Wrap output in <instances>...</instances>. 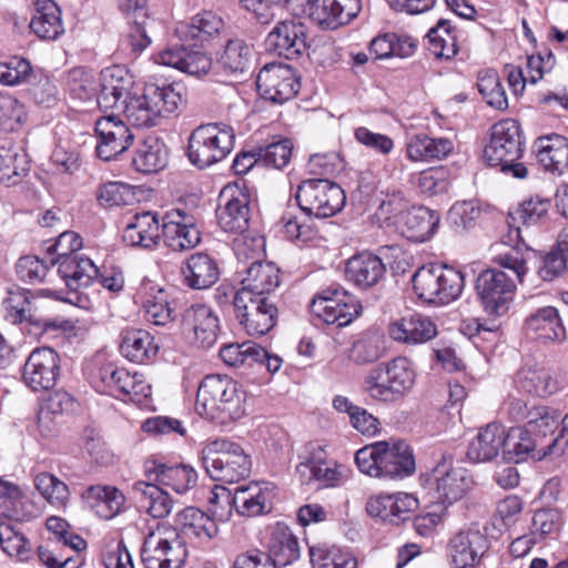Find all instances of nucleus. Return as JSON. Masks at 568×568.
Here are the masks:
<instances>
[{"label":"nucleus","instance_id":"obj_1","mask_svg":"<svg viewBox=\"0 0 568 568\" xmlns=\"http://www.w3.org/2000/svg\"><path fill=\"white\" fill-rule=\"evenodd\" d=\"M244 404L245 393L236 381L226 375H207L197 388L195 410L225 425L244 416Z\"/></svg>","mask_w":568,"mask_h":568},{"label":"nucleus","instance_id":"obj_2","mask_svg":"<svg viewBox=\"0 0 568 568\" xmlns=\"http://www.w3.org/2000/svg\"><path fill=\"white\" fill-rule=\"evenodd\" d=\"M182 101L181 93L173 85L148 83L142 93L133 94L119 112L124 113L133 126L152 128L162 118L174 113Z\"/></svg>","mask_w":568,"mask_h":568},{"label":"nucleus","instance_id":"obj_3","mask_svg":"<svg viewBox=\"0 0 568 568\" xmlns=\"http://www.w3.org/2000/svg\"><path fill=\"white\" fill-rule=\"evenodd\" d=\"M523 136L517 120L506 119L491 126L490 141L484 149V159L490 166H500L517 179L528 174L524 163L518 162L523 154Z\"/></svg>","mask_w":568,"mask_h":568},{"label":"nucleus","instance_id":"obj_4","mask_svg":"<svg viewBox=\"0 0 568 568\" xmlns=\"http://www.w3.org/2000/svg\"><path fill=\"white\" fill-rule=\"evenodd\" d=\"M237 257L236 275L242 287L236 293L268 296L281 283L280 268L272 262H263L258 250L247 247L246 237L234 241Z\"/></svg>","mask_w":568,"mask_h":568},{"label":"nucleus","instance_id":"obj_5","mask_svg":"<svg viewBox=\"0 0 568 568\" xmlns=\"http://www.w3.org/2000/svg\"><path fill=\"white\" fill-rule=\"evenodd\" d=\"M416 296L427 304L445 305L459 297L464 287V275L453 267L427 264L412 277Z\"/></svg>","mask_w":568,"mask_h":568},{"label":"nucleus","instance_id":"obj_6","mask_svg":"<svg viewBox=\"0 0 568 568\" xmlns=\"http://www.w3.org/2000/svg\"><path fill=\"white\" fill-rule=\"evenodd\" d=\"M202 463L207 475L216 481L236 483L251 471L250 457L236 443L219 438L205 444Z\"/></svg>","mask_w":568,"mask_h":568},{"label":"nucleus","instance_id":"obj_7","mask_svg":"<svg viewBox=\"0 0 568 568\" xmlns=\"http://www.w3.org/2000/svg\"><path fill=\"white\" fill-rule=\"evenodd\" d=\"M234 139L233 129L226 124L200 125L189 138V159L193 165L205 169L222 161L232 151Z\"/></svg>","mask_w":568,"mask_h":568},{"label":"nucleus","instance_id":"obj_8","mask_svg":"<svg viewBox=\"0 0 568 568\" xmlns=\"http://www.w3.org/2000/svg\"><path fill=\"white\" fill-rule=\"evenodd\" d=\"M362 311L359 301L337 286H329L317 293L310 312L315 325L326 324L344 327L351 324Z\"/></svg>","mask_w":568,"mask_h":568},{"label":"nucleus","instance_id":"obj_9","mask_svg":"<svg viewBox=\"0 0 568 568\" xmlns=\"http://www.w3.org/2000/svg\"><path fill=\"white\" fill-rule=\"evenodd\" d=\"M296 201L307 216L325 219L344 207L346 196L339 185L327 179H310L298 186Z\"/></svg>","mask_w":568,"mask_h":568},{"label":"nucleus","instance_id":"obj_10","mask_svg":"<svg viewBox=\"0 0 568 568\" xmlns=\"http://www.w3.org/2000/svg\"><path fill=\"white\" fill-rule=\"evenodd\" d=\"M94 387L100 393H108L123 400L140 403L151 393L150 385L143 379V375L131 374L125 368L118 367L114 363L101 365L93 376Z\"/></svg>","mask_w":568,"mask_h":568},{"label":"nucleus","instance_id":"obj_11","mask_svg":"<svg viewBox=\"0 0 568 568\" xmlns=\"http://www.w3.org/2000/svg\"><path fill=\"white\" fill-rule=\"evenodd\" d=\"M233 305L236 320L248 335L262 336L274 327L278 311L270 296L235 293Z\"/></svg>","mask_w":568,"mask_h":568},{"label":"nucleus","instance_id":"obj_12","mask_svg":"<svg viewBox=\"0 0 568 568\" xmlns=\"http://www.w3.org/2000/svg\"><path fill=\"white\" fill-rule=\"evenodd\" d=\"M515 288L514 278L496 268L481 271L476 281L477 295L490 315L500 316L508 311Z\"/></svg>","mask_w":568,"mask_h":568},{"label":"nucleus","instance_id":"obj_13","mask_svg":"<svg viewBox=\"0 0 568 568\" xmlns=\"http://www.w3.org/2000/svg\"><path fill=\"white\" fill-rule=\"evenodd\" d=\"M217 223L222 230L243 234L251 223V195L246 187L226 185L220 193L216 210Z\"/></svg>","mask_w":568,"mask_h":568},{"label":"nucleus","instance_id":"obj_14","mask_svg":"<svg viewBox=\"0 0 568 568\" xmlns=\"http://www.w3.org/2000/svg\"><path fill=\"white\" fill-rule=\"evenodd\" d=\"M180 328L183 337L199 348H211L221 332L217 314L204 304L185 308L181 315Z\"/></svg>","mask_w":568,"mask_h":568},{"label":"nucleus","instance_id":"obj_15","mask_svg":"<svg viewBox=\"0 0 568 568\" xmlns=\"http://www.w3.org/2000/svg\"><path fill=\"white\" fill-rule=\"evenodd\" d=\"M186 548L172 530L169 536L160 532L149 534L141 549V559L145 568H180L186 558Z\"/></svg>","mask_w":568,"mask_h":568},{"label":"nucleus","instance_id":"obj_16","mask_svg":"<svg viewBox=\"0 0 568 568\" xmlns=\"http://www.w3.org/2000/svg\"><path fill=\"white\" fill-rule=\"evenodd\" d=\"M60 374V355L51 347H37L24 362L22 382L33 392L49 390L55 386Z\"/></svg>","mask_w":568,"mask_h":568},{"label":"nucleus","instance_id":"obj_17","mask_svg":"<svg viewBox=\"0 0 568 568\" xmlns=\"http://www.w3.org/2000/svg\"><path fill=\"white\" fill-rule=\"evenodd\" d=\"M161 237L173 252L194 248L201 242V232L195 217L183 209L166 211L161 219Z\"/></svg>","mask_w":568,"mask_h":568},{"label":"nucleus","instance_id":"obj_18","mask_svg":"<svg viewBox=\"0 0 568 568\" xmlns=\"http://www.w3.org/2000/svg\"><path fill=\"white\" fill-rule=\"evenodd\" d=\"M97 155L103 161H111L126 151L133 143L134 134L129 125L113 112L101 116L95 122Z\"/></svg>","mask_w":568,"mask_h":568},{"label":"nucleus","instance_id":"obj_19","mask_svg":"<svg viewBox=\"0 0 568 568\" xmlns=\"http://www.w3.org/2000/svg\"><path fill=\"white\" fill-rule=\"evenodd\" d=\"M256 87L265 100L281 104L295 97L300 82L291 67L272 63L261 69Z\"/></svg>","mask_w":568,"mask_h":568},{"label":"nucleus","instance_id":"obj_20","mask_svg":"<svg viewBox=\"0 0 568 568\" xmlns=\"http://www.w3.org/2000/svg\"><path fill=\"white\" fill-rule=\"evenodd\" d=\"M488 537L478 529H467L455 534L448 544V555L455 568H475L488 551Z\"/></svg>","mask_w":568,"mask_h":568},{"label":"nucleus","instance_id":"obj_21","mask_svg":"<svg viewBox=\"0 0 568 568\" xmlns=\"http://www.w3.org/2000/svg\"><path fill=\"white\" fill-rule=\"evenodd\" d=\"M133 84V77L125 68L113 65L104 69L101 72V90L97 97V104L104 111H120L132 97Z\"/></svg>","mask_w":568,"mask_h":568},{"label":"nucleus","instance_id":"obj_22","mask_svg":"<svg viewBox=\"0 0 568 568\" xmlns=\"http://www.w3.org/2000/svg\"><path fill=\"white\" fill-rule=\"evenodd\" d=\"M266 44L280 57L297 59L307 49V28L297 19L280 21L267 34Z\"/></svg>","mask_w":568,"mask_h":568},{"label":"nucleus","instance_id":"obj_23","mask_svg":"<svg viewBox=\"0 0 568 568\" xmlns=\"http://www.w3.org/2000/svg\"><path fill=\"white\" fill-rule=\"evenodd\" d=\"M440 217L426 206H414L397 213L392 222L395 230L412 242H425L437 230Z\"/></svg>","mask_w":568,"mask_h":568},{"label":"nucleus","instance_id":"obj_24","mask_svg":"<svg viewBox=\"0 0 568 568\" xmlns=\"http://www.w3.org/2000/svg\"><path fill=\"white\" fill-rule=\"evenodd\" d=\"M361 0H312L306 16L325 29L351 22L361 11Z\"/></svg>","mask_w":568,"mask_h":568},{"label":"nucleus","instance_id":"obj_25","mask_svg":"<svg viewBox=\"0 0 568 568\" xmlns=\"http://www.w3.org/2000/svg\"><path fill=\"white\" fill-rule=\"evenodd\" d=\"M470 484V478L464 468L446 469L445 465H438L430 479L433 501L445 507L462 499Z\"/></svg>","mask_w":568,"mask_h":568},{"label":"nucleus","instance_id":"obj_26","mask_svg":"<svg viewBox=\"0 0 568 568\" xmlns=\"http://www.w3.org/2000/svg\"><path fill=\"white\" fill-rule=\"evenodd\" d=\"M540 435L532 434L528 429L513 427L505 429V443L503 457L508 463H523L528 458L541 459L549 455L548 444L541 446Z\"/></svg>","mask_w":568,"mask_h":568},{"label":"nucleus","instance_id":"obj_27","mask_svg":"<svg viewBox=\"0 0 568 568\" xmlns=\"http://www.w3.org/2000/svg\"><path fill=\"white\" fill-rule=\"evenodd\" d=\"M382 476L384 478H404L416 470L415 458L409 445L404 440L379 442Z\"/></svg>","mask_w":568,"mask_h":568},{"label":"nucleus","instance_id":"obj_28","mask_svg":"<svg viewBox=\"0 0 568 568\" xmlns=\"http://www.w3.org/2000/svg\"><path fill=\"white\" fill-rule=\"evenodd\" d=\"M217 497L222 498L230 509L235 508L242 516L253 517L267 511V495L262 491L258 484L239 486L234 493L222 490Z\"/></svg>","mask_w":568,"mask_h":568},{"label":"nucleus","instance_id":"obj_29","mask_svg":"<svg viewBox=\"0 0 568 568\" xmlns=\"http://www.w3.org/2000/svg\"><path fill=\"white\" fill-rule=\"evenodd\" d=\"M51 263L58 265L59 275L72 291L90 285L99 274V267L93 261L82 255L55 256Z\"/></svg>","mask_w":568,"mask_h":568},{"label":"nucleus","instance_id":"obj_30","mask_svg":"<svg viewBox=\"0 0 568 568\" xmlns=\"http://www.w3.org/2000/svg\"><path fill=\"white\" fill-rule=\"evenodd\" d=\"M161 224L152 212H142L135 214L123 231V241L134 247L154 248L160 240Z\"/></svg>","mask_w":568,"mask_h":568},{"label":"nucleus","instance_id":"obj_31","mask_svg":"<svg viewBox=\"0 0 568 568\" xmlns=\"http://www.w3.org/2000/svg\"><path fill=\"white\" fill-rule=\"evenodd\" d=\"M436 334V325L428 317L417 313L404 316L389 325L390 337L405 344L426 343Z\"/></svg>","mask_w":568,"mask_h":568},{"label":"nucleus","instance_id":"obj_32","mask_svg":"<svg viewBox=\"0 0 568 568\" xmlns=\"http://www.w3.org/2000/svg\"><path fill=\"white\" fill-rule=\"evenodd\" d=\"M385 272L382 258L367 252L351 257L345 271L347 278L361 288L377 285L384 278Z\"/></svg>","mask_w":568,"mask_h":568},{"label":"nucleus","instance_id":"obj_33","mask_svg":"<svg viewBox=\"0 0 568 568\" xmlns=\"http://www.w3.org/2000/svg\"><path fill=\"white\" fill-rule=\"evenodd\" d=\"M538 162L546 171L562 174L568 170V139L559 134L538 138L534 143Z\"/></svg>","mask_w":568,"mask_h":568},{"label":"nucleus","instance_id":"obj_34","mask_svg":"<svg viewBox=\"0 0 568 568\" xmlns=\"http://www.w3.org/2000/svg\"><path fill=\"white\" fill-rule=\"evenodd\" d=\"M505 427L498 423H490L479 429L476 437L469 443L466 456L473 463L489 462L504 450Z\"/></svg>","mask_w":568,"mask_h":568},{"label":"nucleus","instance_id":"obj_35","mask_svg":"<svg viewBox=\"0 0 568 568\" xmlns=\"http://www.w3.org/2000/svg\"><path fill=\"white\" fill-rule=\"evenodd\" d=\"M145 474L150 480L169 486L179 494L194 487L197 481L196 471L186 465H166L153 462L151 466H146Z\"/></svg>","mask_w":568,"mask_h":568},{"label":"nucleus","instance_id":"obj_36","mask_svg":"<svg viewBox=\"0 0 568 568\" xmlns=\"http://www.w3.org/2000/svg\"><path fill=\"white\" fill-rule=\"evenodd\" d=\"M159 348L154 336L145 329L129 328L121 334L120 352L130 362L148 363L156 356Z\"/></svg>","mask_w":568,"mask_h":568},{"label":"nucleus","instance_id":"obj_37","mask_svg":"<svg viewBox=\"0 0 568 568\" xmlns=\"http://www.w3.org/2000/svg\"><path fill=\"white\" fill-rule=\"evenodd\" d=\"M81 497L102 519L115 517L125 504L124 495L114 486L92 485L82 493Z\"/></svg>","mask_w":568,"mask_h":568},{"label":"nucleus","instance_id":"obj_38","mask_svg":"<svg viewBox=\"0 0 568 568\" xmlns=\"http://www.w3.org/2000/svg\"><path fill=\"white\" fill-rule=\"evenodd\" d=\"M267 557L273 567H285L300 558L301 549L297 537L284 524L277 523L272 529Z\"/></svg>","mask_w":568,"mask_h":568},{"label":"nucleus","instance_id":"obj_39","mask_svg":"<svg viewBox=\"0 0 568 568\" xmlns=\"http://www.w3.org/2000/svg\"><path fill=\"white\" fill-rule=\"evenodd\" d=\"M185 284L193 290H205L214 285L220 277L216 261L206 253L192 254L182 267Z\"/></svg>","mask_w":568,"mask_h":568},{"label":"nucleus","instance_id":"obj_40","mask_svg":"<svg viewBox=\"0 0 568 568\" xmlns=\"http://www.w3.org/2000/svg\"><path fill=\"white\" fill-rule=\"evenodd\" d=\"M34 506L19 486L0 477V518L26 521L33 517Z\"/></svg>","mask_w":568,"mask_h":568},{"label":"nucleus","instance_id":"obj_41","mask_svg":"<svg viewBox=\"0 0 568 568\" xmlns=\"http://www.w3.org/2000/svg\"><path fill=\"white\" fill-rule=\"evenodd\" d=\"M34 9L30 28L38 38L51 41L64 33L61 10L53 0H34Z\"/></svg>","mask_w":568,"mask_h":568},{"label":"nucleus","instance_id":"obj_42","mask_svg":"<svg viewBox=\"0 0 568 568\" xmlns=\"http://www.w3.org/2000/svg\"><path fill=\"white\" fill-rule=\"evenodd\" d=\"M454 150L453 140L426 134L413 135L406 144L407 158L412 161L443 160Z\"/></svg>","mask_w":568,"mask_h":568},{"label":"nucleus","instance_id":"obj_43","mask_svg":"<svg viewBox=\"0 0 568 568\" xmlns=\"http://www.w3.org/2000/svg\"><path fill=\"white\" fill-rule=\"evenodd\" d=\"M132 490L141 507L153 518H165L173 509V499L156 484L139 480L133 484Z\"/></svg>","mask_w":568,"mask_h":568},{"label":"nucleus","instance_id":"obj_44","mask_svg":"<svg viewBox=\"0 0 568 568\" xmlns=\"http://www.w3.org/2000/svg\"><path fill=\"white\" fill-rule=\"evenodd\" d=\"M526 325L540 339L564 342L567 338L558 310L552 306L538 308L526 320Z\"/></svg>","mask_w":568,"mask_h":568},{"label":"nucleus","instance_id":"obj_45","mask_svg":"<svg viewBox=\"0 0 568 568\" xmlns=\"http://www.w3.org/2000/svg\"><path fill=\"white\" fill-rule=\"evenodd\" d=\"M518 384L523 390L542 397L562 388L566 379L559 372L528 368L520 373Z\"/></svg>","mask_w":568,"mask_h":568},{"label":"nucleus","instance_id":"obj_46","mask_svg":"<svg viewBox=\"0 0 568 568\" xmlns=\"http://www.w3.org/2000/svg\"><path fill=\"white\" fill-rule=\"evenodd\" d=\"M168 155L164 142L158 136L150 135L139 144L132 164L139 172L153 173L166 166Z\"/></svg>","mask_w":568,"mask_h":568},{"label":"nucleus","instance_id":"obj_47","mask_svg":"<svg viewBox=\"0 0 568 568\" xmlns=\"http://www.w3.org/2000/svg\"><path fill=\"white\" fill-rule=\"evenodd\" d=\"M176 525L186 536H193L205 542L213 539L219 528L214 519L197 508L186 507L176 515Z\"/></svg>","mask_w":568,"mask_h":568},{"label":"nucleus","instance_id":"obj_48","mask_svg":"<svg viewBox=\"0 0 568 568\" xmlns=\"http://www.w3.org/2000/svg\"><path fill=\"white\" fill-rule=\"evenodd\" d=\"M385 338L376 332H365L355 339L348 351V358L356 365L378 361L385 353Z\"/></svg>","mask_w":568,"mask_h":568},{"label":"nucleus","instance_id":"obj_49","mask_svg":"<svg viewBox=\"0 0 568 568\" xmlns=\"http://www.w3.org/2000/svg\"><path fill=\"white\" fill-rule=\"evenodd\" d=\"M568 268V229H565L557 244L544 256L538 274L544 281H552Z\"/></svg>","mask_w":568,"mask_h":568},{"label":"nucleus","instance_id":"obj_50","mask_svg":"<svg viewBox=\"0 0 568 568\" xmlns=\"http://www.w3.org/2000/svg\"><path fill=\"white\" fill-rule=\"evenodd\" d=\"M310 559L313 568H356L355 557L338 547L318 545L310 547Z\"/></svg>","mask_w":568,"mask_h":568},{"label":"nucleus","instance_id":"obj_51","mask_svg":"<svg viewBox=\"0 0 568 568\" xmlns=\"http://www.w3.org/2000/svg\"><path fill=\"white\" fill-rule=\"evenodd\" d=\"M429 51L438 57L450 59L457 53V37L448 20H439L427 33Z\"/></svg>","mask_w":568,"mask_h":568},{"label":"nucleus","instance_id":"obj_52","mask_svg":"<svg viewBox=\"0 0 568 568\" xmlns=\"http://www.w3.org/2000/svg\"><path fill=\"white\" fill-rule=\"evenodd\" d=\"M252 55V47L245 40L236 38L226 42L219 62L229 72L243 73L250 68Z\"/></svg>","mask_w":568,"mask_h":568},{"label":"nucleus","instance_id":"obj_53","mask_svg":"<svg viewBox=\"0 0 568 568\" xmlns=\"http://www.w3.org/2000/svg\"><path fill=\"white\" fill-rule=\"evenodd\" d=\"M390 381L389 376L385 373L384 364H379L365 376L364 390L373 400L394 403L402 397L398 390L392 392L388 388L393 385Z\"/></svg>","mask_w":568,"mask_h":568},{"label":"nucleus","instance_id":"obj_54","mask_svg":"<svg viewBox=\"0 0 568 568\" xmlns=\"http://www.w3.org/2000/svg\"><path fill=\"white\" fill-rule=\"evenodd\" d=\"M98 85L93 75L83 68L70 70L65 78V91L71 99L80 102L97 101Z\"/></svg>","mask_w":568,"mask_h":568},{"label":"nucleus","instance_id":"obj_55","mask_svg":"<svg viewBox=\"0 0 568 568\" xmlns=\"http://www.w3.org/2000/svg\"><path fill=\"white\" fill-rule=\"evenodd\" d=\"M31 292L26 288H10L3 300L7 317L13 323L33 322Z\"/></svg>","mask_w":568,"mask_h":568},{"label":"nucleus","instance_id":"obj_56","mask_svg":"<svg viewBox=\"0 0 568 568\" xmlns=\"http://www.w3.org/2000/svg\"><path fill=\"white\" fill-rule=\"evenodd\" d=\"M34 486L41 496L53 507L64 508L70 498L65 483L50 473H40L34 477Z\"/></svg>","mask_w":568,"mask_h":568},{"label":"nucleus","instance_id":"obj_57","mask_svg":"<svg viewBox=\"0 0 568 568\" xmlns=\"http://www.w3.org/2000/svg\"><path fill=\"white\" fill-rule=\"evenodd\" d=\"M0 545L7 555L21 561H27L32 557L30 541L10 523H0Z\"/></svg>","mask_w":568,"mask_h":568},{"label":"nucleus","instance_id":"obj_58","mask_svg":"<svg viewBox=\"0 0 568 568\" xmlns=\"http://www.w3.org/2000/svg\"><path fill=\"white\" fill-rule=\"evenodd\" d=\"M26 154L1 149L0 150V183L6 185L18 184L29 172Z\"/></svg>","mask_w":568,"mask_h":568},{"label":"nucleus","instance_id":"obj_59","mask_svg":"<svg viewBox=\"0 0 568 568\" xmlns=\"http://www.w3.org/2000/svg\"><path fill=\"white\" fill-rule=\"evenodd\" d=\"M224 28V21L212 11L195 14L186 26V36L200 42L207 41L219 34Z\"/></svg>","mask_w":568,"mask_h":568},{"label":"nucleus","instance_id":"obj_60","mask_svg":"<svg viewBox=\"0 0 568 568\" xmlns=\"http://www.w3.org/2000/svg\"><path fill=\"white\" fill-rule=\"evenodd\" d=\"M559 417L556 409L531 403L525 416L526 425L523 428L544 438L548 432H552Z\"/></svg>","mask_w":568,"mask_h":568},{"label":"nucleus","instance_id":"obj_61","mask_svg":"<svg viewBox=\"0 0 568 568\" xmlns=\"http://www.w3.org/2000/svg\"><path fill=\"white\" fill-rule=\"evenodd\" d=\"M265 356L264 347L254 342L226 344L220 349L221 359L229 366L252 365V358Z\"/></svg>","mask_w":568,"mask_h":568},{"label":"nucleus","instance_id":"obj_62","mask_svg":"<svg viewBox=\"0 0 568 568\" xmlns=\"http://www.w3.org/2000/svg\"><path fill=\"white\" fill-rule=\"evenodd\" d=\"M477 87L479 93L486 100L487 104L497 110L507 109V95L496 72L486 71L479 73Z\"/></svg>","mask_w":568,"mask_h":568},{"label":"nucleus","instance_id":"obj_63","mask_svg":"<svg viewBox=\"0 0 568 568\" xmlns=\"http://www.w3.org/2000/svg\"><path fill=\"white\" fill-rule=\"evenodd\" d=\"M384 368L393 384L388 388L392 392L398 390L400 397H403L405 393L412 388L415 379V373L409 361L405 357H396L387 364H384Z\"/></svg>","mask_w":568,"mask_h":568},{"label":"nucleus","instance_id":"obj_64","mask_svg":"<svg viewBox=\"0 0 568 568\" xmlns=\"http://www.w3.org/2000/svg\"><path fill=\"white\" fill-rule=\"evenodd\" d=\"M414 184L427 195H436L447 191L449 186L448 172L446 169L429 168L414 176Z\"/></svg>","mask_w":568,"mask_h":568}]
</instances>
